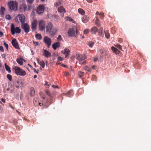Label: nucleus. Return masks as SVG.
Segmentation results:
<instances>
[{
  "label": "nucleus",
  "instance_id": "10",
  "mask_svg": "<svg viewBox=\"0 0 151 151\" xmlns=\"http://www.w3.org/2000/svg\"><path fill=\"white\" fill-rule=\"evenodd\" d=\"M27 6L25 4H22L19 6V10L21 12L23 13L27 9Z\"/></svg>",
  "mask_w": 151,
  "mask_h": 151
},
{
  "label": "nucleus",
  "instance_id": "51",
  "mask_svg": "<svg viewBox=\"0 0 151 151\" xmlns=\"http://www.w3.org/2000/svg\"><path fill=\"white\" fill-rule=\"evenodd\" d=\"M19 81H17V84H16V87L17 88H19Z\"/></svg>",
  "mask_w": 151,
  "mask_h": 151
},
{
  "label": "nucleus",
  "instance_id": "63",
  "mask_svg": "<svg viewBox=\"0 0 151 151\" xmlns=\"http://www.w3.org/2000/svg\"><path fill=\"white\" fill-rule=\"evenodd\" d=\"M37 62L39 63H40V59H39V58H37Z\"/></svg>",
  "mask_w": 151,
  "mask_h": 151
},
{
  "label": "nucleus",
  "instance_id": "64",
  "mask_svg": "<svg viewBox=\"0 0 151 151\" xmlns=\"http://www.w3.org/2000/svg\"><path fill=\"white\" fill-rule=\"evenodd\" d=\"M39 105V106H42V105H43V104H42L41 103H40V102H38V105Z\"/></svg>",
  "mask_w": 151,
  "mask_h": 151
},
{
  "label": "nucleus",
  "instance_id": "23",
  "mask_svg": "<svg viewBox=\"0 0 151 151\" xmlns=\"http://www.w3.org/2000/svg\"><path fill=\"white\" fill-rule=\"evenodd\" d=\"M24 60L23 59H22L21 58H17V63L20 65H22L23 64V62H22V60Z\"/></svg>",
  "mask_w": 151,
  "mask_h": 151
},
{
  "label": "nucleus",
  "instance_id": "1",
  "mask_svg": "<svg viewBox=\"0 0 151 151\" xmlns=\"http://www.w3.org/2000/svg\"><path fill=\"white\" fill-rule=\"evenodd\" d=\"M46 33H49L50 36L52 37L56 35L57 30L55 28H53L52 23L49 22L46 26Z\"/></svg>",
  "mask_w": 151,
  "mask_h": 151
},
{
  "label": "nucleus",
  "instance_id": "41",
  "mask_svg": "<svg viewBox=\"0 0 151 151\" xmlns=\"http://www.w3.org/2000/svg\"><path fill=\"white\" fill-rule=\"evenodd\" d=\"M6 18L9 20L11 19V17L10 15H7L5 17Z\"/></svg>",
  "mask_w": 151,
  "mask_h": 151
},
{
  "label": "nucleus",
  "instance_id": "2",
  "mask_svg": "<svg viewBox=\"0 0 151 151\" xmlns=\"http://www.w3.org/2000/svg\"><path fill=\"white\" fill-rule=\"evenodd\" d=\"M13 69L15 70V73L17 75L24 76L26 74V73L24 70L18 67L15 66L14 67Z\"/></svg>",
  "mask_w": 151,
  "mask_h": 151
},
{
  "label": "nucleus",
  "instance_id": "3",
  "mask_svg": "<svg viewBox=\"0 0 151 151\" xmlns=\"http://www.w3.org/2000/svg\"><path fill=\"white\" fill-rule=\"evenodd\" d=\"M18 4L16 1H11L8 3V6L9 9L11 10L16 11L17 9Z\"/></svg>",
  "mask_w": 151,
  "mask_h": 151
},
{
  "label": "nucleus",
  "instance_id": "27",
  "mask_svg": "<svg viewBox=\"0 0 151 151\" xmlns=\"http://www.w3.org/2000/svg\"><path fill=\"white\" fill-rule=\"evenodd\" d=\"M78 12L81 14L83 15L85 13L84 10L81 8H79L78 9Z\"/></svg>",
  "mask_w": 151,
  "mask_h": 151
},
{
  "label": "nucleus",
  "instance_id": "45",
  "mask_svg": "<svg viewBox=\"0 0 151 151\" xmlns=\"http://www.w3.org/2000/svg\"><path fill=\"white\" fill-rule=\"evenodd\" d=\"M89 31L88 29H86L84 30V34L87 35L89 32Z\"/></svg>",
  "mask_w": 151,
  "mask_h": 151
},
{
  "label": "nucleus",
  "instance_id": "39",
  "mask_svg": "<svg viewBox=\"0 0 151 151\" xmlns=\"http://www.w3.org/2000/svg\"><path fill=\"white\" fill-rule=\"evenodd\" d=\"M6 76L7 78L10 81H11L12 80V77L11 75L9 74H7Z\"/></svg>",
  "mask_w": 151,
  "mask_h": 151
},
{
  "label": "nucleus",
  "instance_id": "16",
  "mask_svg": "<svg viewBox=\"0 0 151 151\" xmlns=\"http://www.w3.org/2000/svg\"><path fill=\"white\" fill-rule=\"evenodd\" d=\"M18 17L20 22L22 24H23L25 20L24 16L23 14H19L18 15Z\"/></svg>",
  "mask_w": 151,
  "mask_h": 151
},
{
  "label": "nucleus",
  "instance_id": "60",
  "mask_svg": "<svg viewBox=\"0 0 151 151\" xmlns=\"http://www.w3.org/2000/svg\"><path fill=\"white\" fill-rule=\"evenodd\" d=\"M65 75L66 76H68L69 75V73L67 72H65Z\"/></svg>",
  "mask_w": 151,
  "mask_h": 151
},
{
  "label": "nucleus",
  "instance_id": "28",
  "mask_svg": "<svg viewBox=\"0 0 151 151\" xmlns=\"http://www.w3.org/2000/svg\"><path fill=\"white\" fill-rule=\"evenodd\" d=\"M100 53L104 56L107 55V52L106 50L104 49H101L100 51Z\"/></svg>",
  "mask_w": 151,
  "mask_h": 151
},
{
  "label": "nucleus",
  "instance_id": "34",
  "mask_svg": "<svg viewBox=\"0 0 151 151\" xmlns=\"http://www.w3.org/2000/svg\"><path fill=\"white\" fill-rule=\"evenodd\" d=\"M94 44V42H89L88 45L90 47H92Z\"/></svg>",
  "mask_w": 151,
  "mask_h": 151
},
{
  "label": "nucleus",
  "instance_id": "22",
  "mask_svg": "<svg viewBox=\"0 0 151 151\" xmlns=\"http://www.w3.org/2000/svg\"><path fill=\"white\" fill-rule=\"evenodd\" d=\"M97 30L98 29L96 27H93L91 28V31L92 33L96 34Z\"/></svg>",
  "mask_w": 151,
  "mask_h": 151
},
{
  "label": "nucleus",
  "instance_id": "36",
  "mask_svg": "<svg viewBox=\"0 0 151 151\" xmlns=\"http://www.w3.org/2000/svg\"><path fill=\"white\" fill-rule=\"evenodd\" d=\"M40 64L42 68H44L45 66V63L44 62L43 60L41 61L40 63Z\"/></svg>",
  "mask_w": 151,
  "mask_h": 151
},
{
  "label": "nucleus",
  "instance_id": "57",
  "mask_svg": "<svg viewBox=\"0 0 151 151\" xmlns=\"http://www.w3.org/2000/svg\"><path fill=\"white\" fill-rule=\"evenodd\" d=\"M92 69H94V70H95V69H96V67L95 65H94L93 66H92Z\"/></svg>",
  "mask_w": 151,
  "mask_h": 151
},
{
  "label": "nucleus",
  "instance_id": "17",
  "mask_svg": "<svg viewBox=\"0 0 151 151\" xmlns=\"http://www.w3.org/2000/svg\"><path fill=\"white\" fill-rule=\"evenodd\" d=\"M60 47V42H56L52 45V47L55 50L57 48Z\"/></svg>",
  "mask_w": 151,
  "mask_h": 151
},
{
  "label": "nucleus",
  "instance_id": "5",
  "mask_svg": "<svg viewBox=\"0 0 151 151\" xmlns=\"http://www.w3.org/2000/svg\"><path fill=\"white\" fill-rule=\"evenodd\" d=\"M75 32L77 35L78 32L76 28L74 27V28H70L68 32V35L70 37H73L75 35Z\"/></svg>",
  "mask_w": 151,
  "mask_h": 151
},
{
  "label": "nucleus",
  "instance_id": "54",
  "mask_svg": "<svg viewBox=\"0 0 151 151\" xmlns=\"http://www.w3.org/2000/svg\"><path fill=\"white\" fill-rule=\"evenodd\" d=\"M1 56L2 58L5 59L6 55L4 54H2Z\"/></svg>",
  "mask_w": 151,
  "mask_h": 151
},
{
  "label": "nucleus",
  "instance_id": "37",
  "mask_svg": "<svg viewBox=\"0 0 151 151\" xmlns=\"http://www.w3.org/2000/svg\"><path fill=\"white\" fill-rule=\"evenodd\" d=\"M61 4V1H60V0H59L56 3V4L55 5V6L57 7L58 6L60 5Z\"/></svg>",
  "mask_w": 151,
  "mask_h": 151
},
{
  "label": "nucleus",
  "instance_id": "49",
  "mask_svg": "<svg viewBox=\"0 0 151 151\" xmlns=\"http://www.w3.org/2000/svg\"><path fill=\"white\" fill-rule=\"evenodd\" d=\"M4 44L6 49L8 50V45L5 42H4Z\"/></svg>",
  "mask_w": 151,
  "mask_h": 151
},
{
  "label": "nucleus",
  "instance_id": "62",
  "mask_svg": "<svg viewBox=\"0 0 151 151\" xmlns=\"http://www.w3.org/2000/svg\"><path fill=\"white\" fill-rule=\"evenodd\" d=\"M45 85L48 86H50V83H45Z\"/></svg>",
  "mask_w": 151,
  "mask_h": 151
},
{
  "label": "nucleus",
  "instance_id": "61",
  "mask_svg": "<svg viewBox=\"0 0 151 151\" xmlns=\"http://www.w3.org/2000/svg\"><path fill=\"white\" fill-rule=\"evenodd\" d=\"M33 70L37 74L38 73V72L37 71V70H36V69L35 68H34L33 69Z\"/></svg>",
  "mask_w": 151,
  "mask_h": 151
},
{
  "label": "nucleus",
  "instance_id": "4",
  "mask_svg": "<svg viewBox=\"0 0 151 151\" xmlns=\"http://www.w3.org/2000/svg\"><path fill=\"white\" fill-rule=\"evenodd\" d=\"M77 59L80 62V63L83 65L85 64L86 62L85 60L86 58L85 55H83L79 54L76 55Z\"/></svg>",
  "mask_w": 151,
  "mask_h": 151
},
{
  "label": "nucleus",
  "instance_id": "55",
  "mask_svg": "<svg viewBox=\"0 0 151 151\" xmlns=\"http://www.w3.org/2000/svg\"><path fill=\"white\" fill-rule=\"evenodd\" d=\"M46 94L47 95L49 96H50V93L49 91H46Z\"/></svg>",
  "mask_w": 151,
  "mask_h": 151
},
{
  "label": "nucleus",
  "instance_id": "9",
  "mask_svg": "<svg viewBox=\"0 0 151 151\" xmlns=\"http://www.w3.org/2000/svg\"><path fill=\"white\" fill-rule=\"evenodd\" d=\"M43 41L47 45V47L49 48L52 43L51 39L50 37L46 36L44 37Z\"/></svg>",
  "mask_w": 151,
  "mask_h": 151
},
{
  "label": "nucleus",
  "instance_id": "48",
  "mask_svg": "<svg viewBox=\"0 0 151 151\" xmlns=\"http://www.w3.org/2000/svg\"><path fill=\"white\" fill-rule=\"evenodd\" d=\"M0 51L2 52H4V51L3 47L1 46H0Z\"/></svg>",
  "mask_w": 151,
  "mask_h": 151
},
{
  "label": "nucleus",
  "instance_id": "47",
  "mask_svg": "<svg viewBox=\"0 0 151 151\" xmlns=\"http://www.w3.org/2000/svg\"><path fill=\"white\" fill-rule=\"evenodd\" d=\"M104 14L103 13H101L100 14L99 16H100V17L101 18H103L104 17Z\"/></svg>",
  "mask_w": 151,
  "mask_h": 151
},
{
  "label": "nucleus",
  "instance_id": "35",
  "mask_svg": "<svg viewBox=\"0 0 151 151\" xmlns=\"http://www.w3.org/2000/svg\"><path fill=\"white\" fill-rule=\"evenodd\" d=\"M65 19L66 21H69L70 22H72L73 21V19L69 17H65Z\"/></svg>",
  "mask_w": 151,
  "mask_h": 151
},
{
  "label": "nucleus",
  "instance_id": "19",
  "mask_svg": "<svg viewBox=\"0 0 151 151\" xmlns=\"http://www.w3.org/2000/svg\"><path fill=\"white\" fill-rule=\"evenodd\" d=\"M98 35L100 36H103V29L102 27H101L100 29L97 30Z\"/></svg>",
  "mask_w": 151,
  "mask_h": 151
},
{
  "label": "nucleus",
  "instance_id": "25",
  "mask_svg": "<svg viewBox=\"0 0 151 151\" xmlns=\"http://www.w3.org/2000/svg\"><path fill=\"white\" fill-rule=\"evenodd\" d=\"M5 66L6 70L7 71L8 73H11V72L10 70V67L8 65H7L6 63L5 64Z\"/></svg>",
  "mask_w": 151,
  "mask_h": 151
},
{
  "label": "nucleus",
  "instance_id": "33",
  "mask_svg": "<svg viewBox=\"0 0 151 151\" xmlns=\"http://www.w3.org/2000/svg\"><path fill=\"white\" fill-rule=\"evenodd\" d=\"M84 73L81 71H79L78 73V75L80 78H82L83 76Z\"/></svg>",
  "mask_w": 151,
  "mask_h": 151
},
{
  "label": "nucleus",
  "instance_id": "53",
  "mask_svg": "<svg viewBox=\"0 0 151 151\" xmlns=\"http://www.w3.org/2000/svg\"><path fill=\"white\" fill-rule=\"evenodd\" d=\"M1 101L3 102L4 103H5V99L3 98H1Z\"/></svg>",
  "mask_w": 151,
  "mask_h": 151
},
{
  "label": "nucleus",
  "instance_id": "58",
  "mask_svg": "<svg viewBox=\"0 0 151 151\" xmlns=\"http://www.w3.org/2000/svg\"><path fill=\"white\" fill-rule=\"evenodd\" d=\"M86 1L89 3H91L92 2V0H86Z\"/></svg>",
  "mask_w": 151,
  "mask_h": 151
},
{
  "label": "nucleus",
  "instance_id": "43",
  "mask_svg": "<svg viewBox=\"0 0 151 151\" xmlns=\"http://www.w3.org/2000/svg\"><path fill=\"white\" fill-rule=\"evenodd\" d=\"M73 93V91L72 90H70L67 93V94L68 95H72Z\"/></svg>",
  "mask_w": 151,
  "mask_h": 151
},
{
  "label": "nucleus",
  "instance_id": "52",
  "mask_svg": "<svg viewBox=\"0 0 151 151\" xmlns=\"http://www.w3.org/2000/svg\"><path fill=\"white\" fill-rule=\"evenodd\" d=\"M33 43L34 44H35L36 45V46H37L38 44V42H35L34 41H33Z\"/></svg>",
  "mask_w": 151,
  "mask_h": 151
},
{
  "label": "nucleus",
  "instance_id": "44",
  "mask_svg": "<svg viewBox=\"0 0 151 151\" xmlns=\"http://www.w3.org/2000/svg\"><path fill=\"white\" fill-rule=\"evenodd\" d=\"M57 39L58 41L61 40H62L61 36L60 35H59Z\"/></svg>",
  "mask_w": 151,
  "mask_h": 151
},
{
  "label": "nucleus",
  "instance_id": "46",
  "mask_svg": "<svg viewBox=\"0 0 151 151\" xmlns=\"http://www.w3.org/2000/svg\"><path fill=\"white\" fill-rule=\"evenodd\" d=\"M58 61H62L63 59V58L60 56H59L58 58Z\"/></svg>",
  "mask_w": 151,
  "mask_h": 151
},
{
  "label": "nucleus",
  "instance_id": "18",
  "mask_svg": "<svg viewBox=\"0 0 151 151\" xmlns=\"http://www.w3.org/2000/svg\"><path fill=\"white\" fill-rule=\"evenodd\" d=\"M82 21L84 23L87 22L89 20V17L86 15H84L81 18Z\"/></svg>",
  "mask_w": 151,
  "mask_h": 151
},
{
  "label": "nucleus",
  "instance_id": "6",
  "mask_svg": "<svg viewBox=\"0 0 151 151\" xmlns=\"http://www.w3.org/2000/svg\"><path fill=\"white\" fill-rule=\"evenodd\" d=\"M11 32L12 35H14L15 33H19L21 32V29L19 27H17L15 28V26L13 24L11 26Z\"/></svg>",
  "mask_w": 151,
  "mask_h": 151
},
{
  "label": "nucleus",
  "instance_id": "21",
  "mask_svg": "<svg viewBox=\"0 0 151 151\" xmlns=\"http://www.w3.org/2000/svg\"><path fill=\"white\" fill-rule=\"evenodd\" d=\"M58 12L60 13H65L66 12L65 9L62 6H61L58 8Z\"/></svg>",
  "mask_w": 151,
  "mask_h": 151
},
{
  "label": "nucleus",
  "instance_id": "13",
  "mask_svg": "<svg viewBox=\"0 0 151 151\" xmlns=\"http://www.w3.org/2000/svg\"><path fill=\"white\" fill-rule=\"evenodd\" d=\"M44 7L43 5H40L38 6L37 9V12L38 14L42 13L44 10Z\"/></svg>",
  "mask_w": 151,
  "mask_h": 151
},
{
  "label": "nucleus",
  "instance_id": "30",
  "mask_svg": "<svg viewBox=\"0 0 151 151\" xmlns=\"http://www.w3.org/2000/svg\"><path fill=\"white\" fill-rule=\"evenodd\" d=\"M38 99L37 98H34L33 103L35 106H37L38 105Z\"/></svg>",
  "mask_w": 151,
  "mask_h": 151
},
{
  "label": "nucleus",
  "instance_id": "11",
  "mask_svg": "<svg viewBox=\"0 0 151 151\" xmlns=\"http://www.w3.org/2000/svg\"><path fill=\"white\" fill-rule=\"evenodd\" d=\"M37 22L36 19L33 20L32 22L31 29L32 31H34L36 29Z\"/></svg>",
  "mask_w": 151,
  "mask_h": 151
},
{
  "label": "nucleus",
  "instance_id": "50",
  "mask_svg": "<svg viewBox=\"0 0 151 151\" xmlns=\"http://www.w3.org/2000/svg\"><path fill=\"white\" fill-rule=\"evenodd\" d=\"M118 42L121 43L123 42V40L121 38H119L118 39Z\"/></svg>",
  "mask_w": 151,
  "mask_h": 151
},
{
  "label": "nucleus",
  "instance_id": "15",
  "mask_svg": "<svg viewBox=\"0 0 151 151\" xmlns=\"http://www.w3.org/2000/svg\"><path fill=\"white\" fill-rule=\"evenodd\" d=\"M61 52L65 55V58H66L69 55L70 51L69 49L67 48H65L64 50L61 51Z\"/></svg>",
  "mask_w": 151,
  "mask_h": 151
},
{
  "label": "nucleus",
  "instance_id": "59",
  "mask_svg": "<svg viewBox=\"0 0 151 151\" xmlns=\"http://www.w3.org/2000/svg\"><path fill=\"white\" fill-rule=\"evenodd\" d=\"M52 87L55 88H58V86H55L54 85H52Z\"/></svg>",
  "mask_w": 151,
  "mask_h": 151
},
{
  "label": "nucleus",
  "instance_id": "38",
  "mask_svg": "<svg viewBox=\"0 0 151 151\" xmlns=\"http://www.w3.org/2000/svg\"><path fill=\"white\" fill-rule=\"evenodd\" d=\"M114 46L119 50H122V47L120 45L117 44L114 45Z\"/></svg>",
  "mask_w": 151,
  "mask_h": 151
},
{
  "label": "nucleus",
  "instance_id": "40",
  "mask_svg": "<svg viewBox=\"0 0 151 151\" xmlns=\"http://www.w3.org/2000/svg\"><path fill=\"white\" fill-rule=\"evenodd\" d=\"M27 2L29 4H32L34 1V0H26Z\"/></svg>",
  "mask_w": 151,
  "mask_h": 151
},
{
  "label": "nucleus",
  "instance_id": "24",
  "mask_svg": "<svg viewBox=\"0 0 151 151\" xmlns=\"http://www.w3.org/2000/svg\"><path fill=\"white\" fill-rule=\"evenodd\" d=\"M95 24L98 26H100V23L98 18V17L97 16L96 17V20L95 21Z\"/></svg>",
  "mask_w": 151,
  "mask_h": 151
},
{
  "label": "nucleus",
  "instance_id": "20",
  "mask_svg": "<svg viewBox=\"0 0 151 151\" xmlns=\"http://www.w3.org/2000/svg\"><path fill=\"white\" fill-rule=\"evenodd\" d=\"M111 49L113 52L116 54H119L120 52V51L114 47H111Z\"/></svg>",
  "mask_w": 151,
  "mask_h": 151
},
{
  "label": "nucleus",
  "instance_id": "8",
  "mask_svg": "<svg viewBox=\"0 0 151 151\" xmlns=\"http://www.w3.org/2000/svg\"><path fill=\"white\" fill-rule=\"evenodd\" d=\"M21 26L26 33L27 34L29 32L30 27L27 23L22 24Z\"/></svg>",
  "mask_w": 151,
  "mask_h": 151
},
{
  "label": "nucleus",
  "instance_id": "32",
  "mask_svg": "<svg viewBox=\"0 0 151 151\" xmlns=\"http://www.w3.org/2000/svg\"><path fill=\"white\" fill-rule=\"evenodd\" d=\"M105 33V37L107 39H108L110 36V35L109 33L108 32V31L106 32L105 31H104Z\"/></svg>",
  "mask_w": 151,
  "mask_h": 151
},
{
  "label": "nucleus",
  "instance_id": "14",
  "mask_svg": "<svg viewBox=\"0 0 151 151\" xmlns=\"http://www.w3.org/2000/svg\"><path fill=\"white\" fill-rule=\"evenodd\" d=\"M12 45L16 49H19V47L18 43L15 39H14L12 40Z\"/></svg>",
  "mask_w": 151,
  "mask_h": 151
},
{
  "label": "nucleus",
  "instance_id": "12",
  "mask_svg": "<svg viewBox=\"0 0 151 151\" xmlns=\"http://www.w3.org/2000/svg\"><path fill=\"white\" fill-rule=\"evenodd\" d=\"M43 55L47 58H48L51 57V54L50 52L47 50L43 49Z\"/></svg>",
  "mask_w": 151,
  "mask_h": 151
},
{
  "label": "nucleus",
  "instance_id": "31",
  "mask_svg": "<svg viewBox=\"0 0 151 151\" xmlns=\"http://www.w3.org/2000/svg\"><path fill=\"white\" fill-rule=\"evenodd\" d=\"M36 38L39 40H40L42 38V36H41V34H36L35 35Z\"/></svg>",
  "mask_w": 151,
  "mask_h": 151
},
{
  "label": "nucleus",
  "instance_id": "42",
  "mask_svg": "<svg viewBox=\"0 0 151 151\" xmlns=\"http://www.w3.org/2000/svg\"><path fill=\"white\" fill-rule=\"evenodd\" d=\"M85 69L88 72L91 71V69L88 66H85Z\"/></svg>",
  "mask_w": 151,
  "mask_h": 151
},
{
  "label": "nucleus",
  "instance_id": "7",
  "mask_svg": "<svg viewBox=\"0 0 151 151\" xmlns=\"http://www.w3.org/2000/svg\"><path fill=\"white\" fill-rule=\"evenodd\" d=\"M39 28L40 31L45 30L46 27L45 21L42 20H40L39 22Z\"/></svg>",
  "mask_w": 151,
  "mask_h": 151
},
{
  "label": "nucleus",
  "instance_id": "29",
  "mask_svg": "<svg viewBox=\"0 0 151 151\" xmlns=\"http://www.w3.org/2000/svg\"><path fill=\"white\" fill-rule=\"evenodd\" d=\"M5 10V8L3 7H1V8L0 10L1 15H4V12Z\"/></svg>",
  "mask_w": 151,
  "mask_h": 151
},
{
  "label": "nucleus",
  "instance_id": "56",
  "mask_svg": "<svg viewBox=\"0 0 151 151\" xmlns=\"http://www.w3.org/2000/svg\"><path fill=\"white\" fill-rule=\"evenodd\" d=\"M3 35H4L3 33L1 31H0V36L1 37H2L3 36Z\"/></svg>",
  "mask_w": 151,
  "mask_h": 151
},
{
  "label": "nucleus",
  "instance_id": "26",
  "mask_svg": "<svg viewBox=\"0 0 151 151\" xmlns=\"http://www.w3.org/2000/svg\"><path fill=\"white\" fill-rule=\"evenodd\" d=\"M30 94L31 96H33L35 94V91L33 88L31 87L30 89Z\"/></svg>",
  "mask_w": 151,
  "mask_h": 151
}]
</instances>
